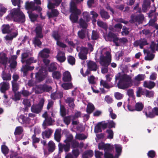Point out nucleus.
<instances>
[{
	"instance_id": "864d4df0",
	"label": "nucleus",
	"mask_w": 158,
	"mask_h": 158,
	"mask_svg": "<svg viewBox=\"0 0 158 158\" xmlns=\"http://www.w3.org/2000/svg\"><path fill=\"white\" fill-rule=\"evenodd\" d=\"M83 17L84 19L87 22L90 21L91 18L89 13L87 12H84L83 13Z\"/></svg>"
},
{
	"instance_id": "393cba45",
	"label": "nucleus",
	"mask_w": 158,
	"mask_h": 158,
	"mask_svg": "<svg viewBox=\"0 0 158 158\" xmlns=\"http://www.w3.org/2000/svg\"><path fill=\"white\" fill-rule=\"evenodd\" d=\"M8 59L6 54L3 53H0V64L6 65L8 62Z\"/></svg>"
},
{
	"instance_id": "0eeeda50",
	"label": "nucleus",
	"mask_w": 158,
	"mask_h": 158,
	"mask_svg": "<svg viewBox=\"0 0 158 158\" xmlns=\"http://www.w3.org/2000/svg\"><path fill=\"white\" fill-rule=\"evenodd\" d=\"M37 60L35 59L33 57H31L26 60L25 62L26 65L23 66L21 69V71L23 72V76L27 75V72L29 70H31L34 69V66H29L28 65L31 64V63H35L37 62Z\"/></svg>"
},
{
	"instance_id": "79ce46f5",
	"label": "nucleus",
	"mask_w": 158,
	"mask_h": 158,
	"mask_svg": "<svg viewBox=\"0 0 158 158\" xmlns=\"http://www.w3.org/2000/svg\"><path fill=\"white\" fill-rule=\"evenodd\" d=\"M157 43L156 44L154 42H152L150 46V48L152 52H154L155 50L158 51V40Z\"/></svg>"
},
{
	"instance_id": "3c124183",
	"label": "nucleus",
	"mask_w": 158,
	"mask_h": 158,
	"mask_svg": "<svg viewBox=\"0 0 158 158\" xmlns=\"http://www.w3.org/2000/svg\"><path fill=\"white\" fill-rule=\"evenodd\" d=\"M39 38H40L39 37L36 36H35L33 40V43L35 46H40L41 45L42 43Z\"/></svg>"
},
{
	"instance_id": "2eb2a0df",
	"label": "nucleus",
	"mask_w": 158,
	"mask_h": 158,
	"mask_svg": "<svg viewBox=\"0 0 158 158\" xmlns=\"http://www.w3.org/2000/svg\"><path fill=\"white\" fill-rule=\"evenodd\" d=\"M111 145L113 146V148L111 150L112 151L114 148L116 152L114 158H118L121 155L122 153V146L118 144H115L114 145L111 144Z\"/></svg>"
},
{
	"instance_id": "c756f323",
	"label": "nucleus",
	"mask_w": 158,
	"mask_h": 158,
	"mask_svg": "<svg viewBox=\"0 0 158 158\" xmlns=\"http://www.w3.org/2000/svg\"><path fill=\"white\" fill-rule=\"evenodd\" d=\"M18 120L19 122L22 124H29V118L26 117L23 115H20L18 118Z\"/></svg>"
},
{
	"instance_id": "8fccbe9b",
	"label": "nucleus",
	"mask_w": 158,
	"mask_h": 158,
	"mask_svg": "<svg viewBox=\"0 0 158 158\" xmlns=\"http://www.w3.org/2000/svg\"><path fill=\"white\" fill-rule=\"evenodd\" d=\"M52 76L53 78L58 80L60 78L61 74L59 71H54L52 73Z\"/></svg>"
},
{
	"instance_id": "f03ea898",
	"label": "nucleus",
	"mask_w": 158,
	"mask_h": 158,
	"mask_svg": "<svg viewBox=\"0 0 158 158\" xmlns=\"http://www.w3.org/2000/svg\"><path fill=\"white\" fill-rule=\"evenodd\" d=\"M6 19L8 20H13L19 23H23L25 21V15L19 8H14L11 10Z\"/></svg>"
},
{
	"instance_id": "6e6552de",
	"label": "nucleus",
	"mask_w": 158,
	"mask_h": 158,
	"mask_svg": "<svg viewBox=\"0 0 158 158\" xmlns=\"http://www.w3.org/2000/svg\"><path fill=\"white\" fill-rule=\"evenodd\" d=\"M42 117L45 118L42 124L44 129H45L48 126L52 125L55 122L50 116H48L47 111L43 114Z\"/></svg>"
},
{
	"instance_id": "4468645a",
	"label": "nucleus",
	"mask_w": 158,
	"mask_h": 158,
	"mask_svg": "<svg viewBox=\"0 0 158 158\" xmlns=\"http://www.w3.org/2000/svg\"><path fill=\"white\" fill-rule=\"evenodd\" d=\"M37 92H38L39 93H41L45 91L49 92L51 89L52 87L46 84L39 85L37 86Z\"/></svg>"
},
{
	"instance_id": "603ef678",
	"label": "nucleus",
	"mask_w": 158,
	"mask_h": 158,
	"mask_svg": "<svg viewBox=\"0 0 158 158\" xmlns=\"http://www.w3.org/2000/svg\"><path fill=\"white\" fill-rule=\"evenodd\" d=\"M60 112L61 116L64 117L66 114V111L64 106L60 104Z\"/></svg>"
},
{
	"instance_id": "09e8293b",
	"label": "nucleus",
	"mask_w": 158,
	"mask_h": 158,
	"mask_svg": "<svg viewBox=\"0 0 158 158\" xmlns=\"http://www.w3.org/2000/svg\"><path fill=\"white\" fill-rule=\"evenodd\" d=\"M32 140L33 146L35 148H37V146L36 145H35V143H38L39 142L40 140V139L36 137L35 135L34 134L32 136Z\"/></svg>"
},
{
	"instance_id": "5fc2aeb1",
	"label": "nucleus",
	"mask_w": 158,
	"mask_h": 158,
	"mask_svg": "<svg viewBox=\"0 0 158 158\" xmlns=\"http://www.w3.org/2000/svg\"><path fill=\"white\" fill-rule=\"evenodd\" d=\"M106 133L107 134V138L109 139H112L113 138L114 133L113 131L110 129L106 130Z\"/></svg>"
},
{
	"instance_id": "13d9d810",
	"label": "nucleus",
	"mask_w": 158,
	"mask_h": 158,
	"mask_svg": "<svg viewBox=\"0 0 158 158\" xmlns=\"http://www.w3.org/2000/svg\"><path fill=\"white\" fill-rule=\"evenodd\" d=\"M143 107V104L141 102H138L135 105V110L138 111H141Z\"/></svg>"
},
{
	"instance_id": "dca6fc26",
	"label": "nucleus",
	"mask_w": 158,
	"mask_h": 158,
	"mask_svg": "<svg viewBox=\"0 0 158 158\" xmlns=\"http://www.w3.org/2000/svg\"><path fill=\"white\" fill-rule=\"evenodd\" d=\"M47 73L45 68H41L39 71L35 74V77L38 80L41 81L47 75Z\"/></svg>"
},
{
	"instance_id": "69168bd1",
	"label": "nucleus",
	"mask_w": 158,
	"mask_h": 158,
	"mask_svg": "<svg viewBox=\"0 0 158 158\" xmlns=\"http://www.w3.org/2000/svg\"><path fill=\"white\" fill-rule=\"evenodd\" d=\"M79 25L83 28H86L87 26L86 22L83 19H81L79 22Z\"/></svg>"
},
{
	"instance_id": "a211bd4d",
	"label": "nucleus",
	"mask_w": 158,
	"mask_h": 158,
	"mask_svg": "<svg viewBox=\"0 0 158 158\" xmlns=\"http://www.w3.org/2000/svg\"><path fill=\"white\" fill-rule=\"evenodd\" d=\"M99 149L104 150V152L106 150H111L113 148V146L110 144H105L103 142L98 143V145Z\"/></svg>"
},
{
	"instance_id": "5701e85b",
	"label": "nucleus",
	"mask_w": 158,
	"mask_h": 158,
	"mask_svg": "<svg viewBox=\"0 0 158 158\" xmlns=\"http://www.w3.org/2000/svg\"><path fill=\"white\" fill-rule=\"evenodd\" d=\"M50 50L48 48H44L39 53V56L43 58H47L49 56Z\"/></svg>"
},
{
	"instance_id": "a878e982",
	"label": "nucleus",
	"mask_w": 158,
	"mask_h": 158,
	"mask_svg": "<svg viewBox=\"0 0 158 158\" xmlns=\"http://www.w3.org/2000/svg\"><path fill=\"white\" fill-rule=\"evenodd\" d=\"M74 99L71 97H68L65 100V102L72 109H74L75 106L74 103Z\"/></svg>"
},
{
	"instance_id": "4d7b16f0",
	"label": "nucleus",
	"mask_w": 158,
	"mask_h": 158,
	"mask_svg": "<svg viewBox=\"0 0 158 158\" xmlns=\"http://www.w3.org/2000/svg\"><path fill=\"white\" fill-rule=\"evenodd\" d=\"M87 136L83 134H77L75 138L80 140H82L86 139Z\"/></svg>"
},
{
	"instance_id": "ddd939ff",
	"label": "nucleus",
	"mask_w": 158,
	"mask_h": 158,
	"mask_svg": "<svg viewBox=\"0 0 158 158\" xmlns=\"http://www.w3.org/2000/svg\"><path fill=\"white\" fill-rule=\"evenodd\" d=\"M144 18L143 15L142 14H140L137 16L132 15L130 22L131 23L136 22L139 24L142 23L144 19Z\"/></svg>"
},
{
	"instance_id": "39448f33",
	"label": "nucleus",
	"mask_w": 158,
	"mask_h": 158,
	"mask_svg": "<svg viewBox=\"0 0 158 158\" xmlns=\"http://www.w3.org/2000/svg\"><path fill=\"white\" fill-rule=\"evenodd\" d=\"M83 0H71L70 3V10L72 13L70 16V19L71 21L76 23L78 19V15L81 14V10L77 8L76 4L82 1Z\"/></svg>"
},
{
	"instance_id": "e433bc0d",
	"label": "nucleus",
	"mask_w": 158,
	"mask_h": 158,
	"mask_svg": "<svg viewBox=\"0 0 158 158\" xmlns=\"http://www.w3.org/2000/svg\"><path fill=\"white\" fill-rule=\"evenodd\" d=\"M88 81L89 84L90 85H94L96 84L97 79L93 75H91L88 77Z\"/></svg>"
},
{
	"instance_id": "680f3d73",
	"label": "nucleus",
	"mask_w": 158,
	"mask_h": 158,
	"mask_svg": "<svg viewBox=\"0 0 158 158\" xmlns=\"http://www.w3.org/2000/svg\"><path fill=\"white\" fill-rule=\"evenodd\" d=\"M85 33L86 30L85 29H82L78 32V36L80 38L83 39L85 36Z\"/></svg>"
},
{
	"instance_id": "58836bf2",
	"label": "nucleus",
	"mask_w": 158,
	"mask_h": 158,
	"mask_svg": "<svg viewBox=\"0 0 158 158\" xmlns=\"http://www.w3.org/2000/svg\"><path fill=\"white\" fill-rule=\"evenodd\" d=\"M2 77L3 80L4 81H10L11 79V75L9 73H6L4 71L2 73Z\"/></svg>"
},
{
	"instance_id": "f3484780",
	"label": "nucleus",
	"mask_w": 158,
	"mask_h": 158,
	"mask_svg": "<svg viewBox=\"0 0 158 158\" xmlns=\"http://www.w3.org/2000/svg\"><path fill=\"white\" fill-rule=\"evenodd\" d=\"M67 140L70 144V146L71 145L73 148H76L78 146V142L75 140H73V137L71 134H69L67 136Z\"/></svg>"
},
{
	"instance_id": "ea45409f",
	"label": "nucleus",
	"mask_w": 158,
	"mask_h": 158,
	"mask_svg": "<svg viewBox=\"0 0 158 158\" xmlns=\"http://www.w3.org/2000/svg\"><path fill=\"white\" fill-rule=\"evenodd\" d=\"M94 109V105L91 103H88L87 105L86 111L89 114L92 112Z\"/></svg>"
},
{
	"instance_id": "9b49d317",
	"label": "nucleus",
	"mask_w": 158,
	"mask_h": 158,
	"mask_svg": "<svg viewBox=\"0 0 158 158\" xmlns=\"http://www.w3.org/2000/svg\"><path fill=\"white\" fill-rule=\"evenodd\" d=\"M104 38L106 41H113L116 46H118V44L117 42L118 37L113 33L110 32L107 35H104Z\"/></svg>"
},
{
	"instance_id": "bf43d9fd",
	"label": "nucleus",
	"mask_w": 158,
	"mask_h": 158,
	"mask_svg": "<svg viewBox=\"0 0 158 158\" xmlns=\"http://www.w3.org/2000/svg\"><path fill=\"white\" fill-rule=\"evenodd\" d=\"M72 84L71 83H64L61 84V86L65 89H69L72 87Z\"/></svg>"
},
{
	"instance_id": "a18cd8bd",
	"label": "nucleus",
	"mask_w": 158,
	"mask_h": 158,
	"mask_svg": "<svg viewBox=\"0 0 158 158\" xmlns=\"http://www.w3.org/2000/svg\"><path fill=\"white\" fill-rule=\"evenodd\" d=\"M100 84L102 85L103 87L107 89H109L113 86H111L109 85L107 81H104L103 80H101Z\"/></svg>"
},
{
	"instance_id": "bb28decb",
	"label": "nucleus",
	"mask_w": 158,
	"mask_h": 158,
	"mask_svg": "<svg viewBox=\"0 0 158 158\" xmlns=\"http://www.w3.org/2000/svg\"><path fill=\"white\" fill-rule=\"evenodd\" d=\"M63 96L62 92L60 91H56L55 92L52 93L51 97L52 99L55 100L57 99L60 98Z\"/></svg>"
},
{
	"instance_id": "423d86ee",
	"label": "nucleus",
	"mask_w": 158,
	"mask_h": 158,
	"mask_svg": "<svg viewBox=\"0 0 158 158\" xmlns=\"http://www.w3.org/2000/svg\"><path fill=\"white\" fill-rule=\"evenodd\" d=\"M54 3L51 2V0H47L48 7L49 9H52L51 11H48L47 15L49 18L57 16L59 12L56 9H52L55 6H58L62 0H53Z\"/></svg>"
},
{
	"instance_id": "6e6d98bb",
	"label": "nucleus",
	"mask_w": 158,
	"mask_h": 158,
	"mask_svg": "<svg viewBox=\"0 0 158 158\" xmlns=\"http://www.w3.org/2000/svg\"><path fill=\"white\" fill-rule=\"evenodd\" d=\"M12 90L14 92H16L19 88V85L17 82H11Z\"/></svg>"
},
{
	"instance_id": "6ab92c4d",
	"label": "nucleus",
	"mask_w": 158,
	"mask_h": 158,
	"mask_svg": "<svg viewBox=\"0 0 158 158\" xmlns=\"http://www.w3.org/2000/svg\"><path fill=\"white\" fill-rule=\"evenodd\" d=\"M143 112L147 118H153L155 117V115L152 112V109L150 106L145 108Z\"/></svg>"
},
{
	"instance_id": "e2e57ef3",
	"label": "nucleus",
	"mask_w": 158,
	"mask_h": 158,
	"mask_svg": "<svg viewBox=\"0 0 158 158\" xmlns=\"http://www.w3.org/2000/svg\"><path fill=\"white\" fill-rule=\"evenodd\" d=\"M2 152L5 155L7 154L9 152V149L8 147L5 145H2L1 147Z\"/></svg>"
},
{
	"instance_id": "f257e3e1",
	"label": "nucleus",
	"mask_w": 158,
	"mask_h": 158,
	"mask_svg": "<svg viewBox=\"0 0 158 158\" xmlns=\"http://www.w3.org/2000/svg\"><path fill=\"white\" fill-rule=\"evenodd\" d=\"M100 53V63L102 66L101 72L103 73H105L108 72V66L111 61V55L110 52L106 51L105 48L101 51Z\"/></svg>"
},
{
	"instance_id": "473e14b6",
	"label": "nucleus",
	"mask_w": 158,
	"mask_h": 158,
	"mask_svg": "<svg viewBox=\"0 0 158 158\" xmlns=\"http://www.w3.org/2000/svg\"><path fill=\"white\" fill-rule=\"evenodd\" d=\"M36 33L35 36L38 37L40 38H43L44 36L42 33V28L40 26H37L35 29Z\"/></svg>"
},
{
	"instance_id": "72a5a7b5",
	"label": "nucleus",
	"mask_w": 158,
	"mask_h": 158,
	"mask_svg": "<svg viewBox=\"0 0 158 158\" xmlns=\"http://www.w3.org/2000/svg\"><path fill=\"white\" fill-rule=\"evenodd\" d=\"M100 14L102 18L104 20L109 19L110 16L108 13L103 10H101Z\"/></svg>"
},
{
	"instance_id": "9d476101",
	"label": "nucleus",
	"mask_w": 158,
	"mask_h": 158,
	"mask_svg": "<svg viewBox=\"0 0 158 158\" xmlns=\"http://www.w3.org/2000/svg\"><path fill=\"white\" fill-rule=\"evenodd\" d=\"M44 103V100L42 99L38 104L33 105L31 108V111L36 114L40 112L42 110Z\"/></svg>"
},
{
	"instance_id": "cd10ccee",
	"label": "nucleus",
	"mask_w": 158,
	"mask_h": 158,
	"mask_svg": "<svg viewBox=\"0 0 158 158\" xmlns=\"http://www.w3.org/2000/svg\"><path fill=\"white\" fill-rule=\"evenodd\" d=\"M56 57L57 60L60 62H64L66 59L64 52L60 51L58 52Z\"/></svg>"
},
{
	"instance_id": "c03bdc74",
	"label": "nucleus",
	"mask_w": 158,
	"mask_h": 158,
	"mask_svg": "<svg viewBox=\"0 0 158 158\" xmlns=\"http://www.w3.org/2000/svg\"><path fill=\"white\" fill-rule=\"evenodd\" d=\"M55 148V144L52 141H50L48 143V150L51 152H53Z\"/></svg>"
},
{
	"instance_id": "aec40b11",
	"label": "nucleus",
	"mask_w": 158,
	"mask_h": 158,
	"mask_svg": "<svg viewBox=\"0 0 158 158\" xmlns=\"http://www.w3.org/2000/svg\"><path fill=\"white\" fill-rule=\"evenodd\" d=\"M88 69L89 70L96 71L98 68L97 64L94 62L89 60L86 61Z\"/></svg>"
},
{
	"instance_id": "412c9836",
	"label": "nucleus",
	"mask_w": 158,
	"mask_h": 158,
	"mask_svg": "<svg viewBox=\"0 0 158 158\" xmlns=\"http://www.w3.org/2000/svg\"><path fill=\"white\" fill-rule=\"evenodd\" d=\"M148 44L147 40L145 39H141L139 40L135 41L134 43V45L135 47L139 46L140 48L142 49L143 47Z\"/></svg>"
},
{
	"instance_id": "b1692460",
	"label": "nucleus",
	"mask_w": 158,
	"mask_h": 158,
	"mask_svg": "<svg viewBox=\"0 0 158 158\" xmlns=\"http://www.w3.org/2000/svg\"><path fill=\"white\" fill-rule=\"evenodd\" d=\"M53 130L51 129H48L42 133V137L44 139L49 138L51 136Z\"/></svg>"
},
{
	"instance_id": "7ed1b4c3",
	"label": "nucleus",
	"mask_w": 158,
	"mask_h": 158,
	"mask_svg": "<svg viewBox=\"0 0 158 158\" xmlns=\"http://www.w3.org/2000/svg\"><path fill=\"white\" fill-rule=\"evenodd\" d=\"M115 81L119 79V81L117 84L118 88L124 89L128 88L131 83V77L130 76L124 74L121 76L120 73H118L115 77Z\"/></svg>"
},
{
	"instance_id": "338daca9",
	"label": "nucleus",
	"mask_w": 158,
	"mask_h": 158,
	"mask_svg": "<svg viewBox=\"0 0 158 158\" xmlns=\"http://www.w3.org/2000/svg\"><path fill=\"white\" fill-rule=\"evenodd\" d=\"M29 16L32 21L34 22L36 20L38 15L32 13H31L29 14Z\"/></svg>"
},
{
	"instance_id": "4c0bfd02",
	"label": "nucleus",
	"mask_w": 158,
	"mask_h": 158,
	"mask_svg": "<svg viewBox=\"0 0 158 158\" xmlns=\"http://www.w3.org/2000/svg\"><path fill=\"white\" fill-rule=\"evenodd\" d=\"M52 36L56 40V42L60 39L61 35L58 32L54 31L52 32Z\"/></svg>"
},
{
	"instance_id": "37998d69",
	"label": "nucleus",
	"mask_w": 158,
	"mask_h": 158,
	"mask_svg": "<svg viewBox=\"0 0 158 158\" xmlns=\"http://www.w3.org/2000/svg\"><path fill=\"white\" fill-rule=\"evenodd\" d=\"M146 89H143L139 87L136 91V95L138 97H140L142 95H144L146 91Z\"/></svg>"
},
{
	"instance_id": "c85d7f7f",
	"label": "nucleus",
	"mask_w": 158,
	"mask_h": 158,
	"mask_svg": "<svg viewBox=\"0 0 158 158\" xmlns=\"http://www.w3.org/2000/svg\"><path fill=\"white\" fill-rule=\"evenodd\" d=\"M72 80L71 76L69 72L66 71L63 73V80L65 82H69Z\"/></svg>"
},
{
	"instance_id": "de8ad7c7",
	"label": "nucleus",
	"mask_w": 158,
	"mask_h": 158,
	"mask_svg": "<svg viewBox=\"0 0 158 158\" xmlns=\"http://www.w3.org/2000/svg\"><path fill=\"white\" fill-rule=\"evenodd\" d=\"M112 150H106L104 152V158H114V156L113 154L110 152Z\"/></svg>"
},
{
	"instance_id": "2f4dec72",
	"label": "nucleus",
	"mask_w": 158,
	"mask_h": 158,
	"mask_svg": "<svg viewBox=\"0 0 158 158\" xmlns=\"http://www.w3.org/2000/svg\"><path fill=\"white\" fill-rule=\"evenodd\" d=\"M155 85V83L150 81H145L143 83V86L149 89L153 88Z\"/></svg>"
},
{
	"instance_id": "052dcab7",
	"label": "nucleus",
	"mask_w": 158,
	"mask_h": 158,
	"mask_svg": "<svg viewBox=\"0 0 158 158\" xmlns=\"http://www.w3.org/2000/svg\"><path fill=\"white\" fill-rule=\"evenodd\" d=\"M145 76L143 74H138L135 76V81L138 82H139L141 81H143L144 80Z\"/></svg>"
},
{
	"instance_id": "1a4fd4ad",
	"label": "nucleus",
	"mask_w": 158,
	"mask_h": 158,
	"mask_svg": "<svg viewBox=\"0 0 158 158\" xmlns=\"http://www.w3.org/2000/svg\"><path fill=\"white\" fill-rule=\"evenodd\" d=\"M65 143V144H62L61 143H59L58 144L59 150L60 152H63L64 151L65 152H68L69 151L70 146L69 143L67 140V138L64 141Z\"/></svg>"
},
{
	"instance_id": "f8f14e48",
	"label": "nucleus",
	"mask_w": 158,
	"mask_h": 158,
	"mask_svg": "<svg viewBox=\"0 0 158 158\" xmlns=\"http://www.w3.org/2000/svg\"><path fill=\"white\" fill-rule=\"evenodd\" d=\"M25 7L27 10H36L39 12L42 10V9L40 7L35 6V3L33 2H27L26 3Z\"/></svg>"
},
{
	"instance_id": "f704fd0d",
	"label": "nucleus",
	"mask_w": 158,
	"mask_h": 158,
	"mask_svg": "<svg viewBox=\"0 0 158 158\" xmlns=\"http://www.w3.org/2000/svg\"><path fill=\"white\" fill-rule=\"evenodd\" d=\"M61 138V129L56 130L54 133V138L57 142H59Z\"/></svg>"
},
{
	"instance_id": "7c9ffc66",
	"label": "nucleus",
	"mask_w": 158,
	"mask_h": 158,
	"mask_svg": "<svg viewBox=\"0 0 158 158\" xmlns=\"http://www.w3.org/2000/svg\"><path fill=\"white\" fill-rule=\"evenodd\" d=\"M94 152L91 150H87L85 151L83 153L82 158H89L94 155Z\"/></svg>"
},
{
	"instance_id": "49530a36",
	"label": "nucleus",
	"mask_w": 158,
	"mask_h": 158,
	"mask_svg": "<svg viewBox=\"0 0 158 158\" xmlns=\"http://www.w3.org/2000/svg\"><path fill=\"white\" fill-rule=\"evenodd\" d=\"M90 14L92 15V19L93 23H95L96 21V19L98 16V13L94 11H91Z\"/></svg>"
},
{
	"instance_id": "20e7f679",
	"label": "nucleus",
	"mask_w": 158,
	"mask_h": 158,
	"mask_svg": "<svg viewBox=\"0 0 158 158\" xmlns=\"http://www.w3.org/2000/svg\"><path fill=\"white\" fill-rule=\"evenodd\" d=\"M1 30L3 34L10 33L5 37L7 41H11L18 35L17 29L12 25L10 26L8 24H4L1 27Z\"/></svg>"
},
{
	"instance_id": "774afa93",
	"label": "nucleus",
	"mask_w": 158,
	"mask_h": 158,
	"mask_svg": "<svg viewBox=\"0 0 158 158\" xmlns=\"http://www.w3.org/2000/svg\"><path fill=\"white\" fill-rule=\"evenodd\" d=\"M99 37V33L96 31H93L92 32V38L94 40H96Z\"/></svg>"
},
{
	"instance_id": "4be33fe9",
	"label": "nucleus",
	"mask_w": 158,
	"mask_h": 158,
	"mask_svg": "<svg viewBox=\"0 0 158 158\" xmlns=\"http://www.w3.org/2000/svg\"><path fill=\"white\" fill-rule=\"evenodd\" d=\"M9 83L7 81H3L0 83V90L2 93H4L9 88Z\"/></svg>"
},
{
	"instance_id": "a19ab883",
	"label": "nucleus",
	"mask_w": 158,
	"mask_h": 158,
	"mask_svg": "<svg viewBox=\"0 0 158 158\" xmlns=\"http://www.w3.org/2000/svg\"><path fill=\"white\" fill-rule=\"evenodd\" d=\"M97 23L98 26L103 28L106 31H107L108 27L106 23L101 21H98Z\"/></svg>"
},
{
	"instance_id": "0e129e2a",
	"label": "nucleus",
	"mask_w": 158,
	"mask_h": 158,
	"mask_svg": "<svg viewBox=\"0 0 158 158\" xmlns=\"http://www.w3.org/2000/svg\"><path fill=\"white\" fill-rule=\"evenodd\" d=\"M127 41L128 40L126 38L123 37L119 39L118 37V40H117V43H118V46H119L120 44H124L127 42Z\"/></svg>"
},
{
	"instance_id": "c9c22d12",
	"label": "nucleus",
	"mask_w": 158,
	"mask_h": 158,
	"mask_svg": "<svg viewBox=\"0 0 158 158\" xmlns=\"http://www.w3.org/2000/svg\"><path fill=\"white\" fill-rule=\"evenodd\" d=\"M147 55L145 57V60H146L150 61L152 60L154 58L155 55L149 50L147 51Z\"/></svg>"
}]
</instances>
